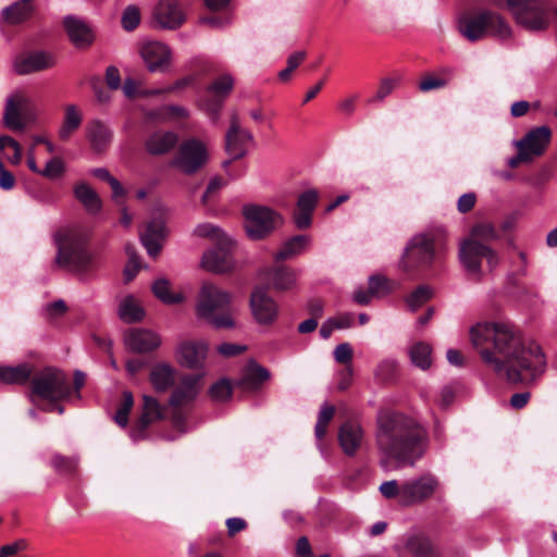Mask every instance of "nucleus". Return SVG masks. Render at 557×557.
<instances>
[{
	"mask_svg": "<svg viewBox=\"0 0 557 557\" xmlns=\"http://www.w3.org/2000/svg\"><path fill=\"white\" fill-rule=\"evenodd\" d=\"M470 337L485 367L508 383H532L546 370L541 346L508 322L478 323Z\"/></svg>",
	"mask_w": 557,
	"mask_h": 557,
	"instance_id": "1",
	"label": "nucleus"
},
{
	"mask_svg": "<svg viewBox=\"0 0 557 557\" xmlns=\"http://www.w3.org/2000/svg\"><path fill=\"white\" fill-rule=\"evenodd\" d=\"M376 447L382 462L396 461L398 466H413L428 447V432L414 419L398 412L377 416Z\"/></svg>",
	"mask_w": 557,
	"mask_h": 557,
	"instance_id": "2",
	"label": "nucleus"
},
{
	"mask_svg": "<svg viewBox=\"0 0 557 557\" xmlns=\"http://www.w3.org/2000/svg\"><path fill=\"white\" fill-rule=\"evenodd\" d=\"M232 299L228 290L205 282L198 294L196 313L215 329H232L235 325Z\"/></svg>",
	"mask_w": 557,
	"mask_h": 557,
	"instance_id": "3",
	"label": "nucleus"
},
{
	"mask_svg": "<svg viewBox=\"0 0 557 557\" xmlns=\"http://www.w3.org/2000/svg\"><path fill=\"white\" fill-rule=\"evenodd\" d=\"M57 246L55 263L81 277L96 269L94 256L87 251L84 238L73 232H58L54 237Z\"/></svg>",
	"mask_w": 557,
	"mask_h": 557,
	"instance_id": "4",
	"label": "nucleus"
},
{
	"mask_svg": "<svg viewBox=\"0 0 557 557\" xmlns=\"http://www.w3.org/2000/svg\"><path fill=\"white\" fill-rule=\"evenodd\" d=\"M460 34L471 42L487 36L507 39L511 36L509 24L498 13L481 11L476 14L466 15L459 20Z\"/></svg>",
	"mask_w": 557,
	"mask_h": 557,
	"instance_id": "5",
	"label": "nucleus"
},
{
	"mask_svg": "<svg viewBox=\"0 0 557 557\" xmlns=\"http://www.w3.org/2000/svg\"><path fill=\"white\" fill-rule=\"evenodd\" d=\"M516 23L530 32H542L549 26V0H506Z\"/></svg>",
	"mask_w": 557,
	"mask_h": 557,
	"instance_id": "6",
	"label": "nucleus"
},
{
	"mask_svg": "<svg viewBox=\"0 0 557 557\" xmlns=\"http://www.w3.org/2000/svg\"><path fill=\"white\" fill-rule=\"evenodd\" d=\"M201 375L188 374L180 380L169 398V406L172 409L171 420L176 430L181 433L188 431L186 420L188 411L186 409L198 396L200 392Z\"/></svg>",
	"mask_w": 557,
	"mask_h": 557,
	"instance_id": "7",
	"label": "nucleus"
},
{
	"mask_svg": "<svg viewBox=\"0 0 557 557\" xmlns=\"http://www.w3.org/2000/svg\"><path fill=\"white\" fill-rule=\"evenodd\" d=\"M244 227L249 238L259 240L284 224V218L270 207L247 203L243 207Z\"/></svg>",
	"mask_w": 557,
	"mask_h": 557,
	"instance_id": "8",
	"label": "nucleus"
},
{
	"mask_svg": "<svg viewBox=\"0 0 557 557\" xmlns=\"http://www.w3.org/2000/svg\"><path fill=\"white\" fill-rule=\"evenodd\" d=\"M32 392L42 399L58 401L67 398L71 393L66 374L54 368H46L32 379Z\"/></svg>",
	"mask_w": 557,
	"mask_h": 557,
	"instance_id": "9",
	"label": "nucleus"
},
{
	"mask_svg": "<svg viewBox=\"0 0 557 557\" xmlns=\"http://www.w3.org/2000/svg\"><path fill=\"white\" fill-rule=\"evenodd\" d=\"M435 256L434 243L425 234L413 236L407 244L398 261V269L407 274L428 268Z\"/></svg>",
	"mask_w": 557,
	"mask_h": 557,
	"instance_id": "10",
	"label": "nucleus"
},
{
	"mask_svg": "<svg viewBox=\"0 0 557 557\" xmlns=\"http://www.w3.org/2000/svg\"><path fill=\"white\" fill-rule=\"evenodd\" d=\"M209 160V149L205 141L198 138H187L181 143L172 165L186 175L200 171Z\"/></svg>",
	"mask_w": 557,
	"mask_h": 557,
	"instance_id": "11",
	"label": "nucleus"
},
{
	"mask_svg": "<svg viewBox=\"0 0 557 557\" xmlns=\"http://www.w3.org/2000/svg\"><path fill=\"white\" fill-rule=\"evenodd\" d=\"M3 124L14 132H22L27 124L36 121V112L32 100L22 92H14L5 99Z\"/></svg>",
	"mask_w": 557,
	"mask_h": 557,
	"instance_id": "12",
	"label": "nucleus"
},
{
	"mask_svg": "<svg viewBox=\"0 0 557 557\" xmlns=\"http://www.w3.org/2000/svg\"><path fill=\"white\" fill-rule=\"evenodd\" d=\"M459 258L467 271L475 274L478 280L481 278V259H486L491 270L499 264V256L492 247L469 238L460 244Z\"/></svg>",
	"mask_w": 557,
	"mask_h": 557,
	"instance_id": "13",
	"label": "nucleus"
},
{
	"mask_svg": "<svg viewBox=\"0 0 557 557\" xmlns=\"http://www.w3.org/2000/svg\"><path fill=\"white\" fill-rule=\"evenodd\" d=\"M438 487V481L431 474H423L403 481L401 506L411 507L430 499Z\"/></svg>",
	"mask_w": 557,
	"mask_h": 557,
	"instance_id": "14",
	"label": "nucleus"
},
{
	"mask_svg": "<svg viewBox=\"0 0 557 557\" xmlns=\"http://www.w3.org/2000/svg\"><path fill=\"white\" fill-rule=\"evenodd\" d=\"M251 133L240 126L239 116L234 112L231 116L230 128L225 136V148L231 160L223 162V168H227L232 160L243 158L248 150V145L252 143Z\"/></svg>",
	"mask_w": 557,
	"mask_h": 557,
	"instance_id": "15",
	"label": "nucleus"
},
{
	"mask_svg": "<svg viewBox=\"0 0 557 557\" xmlns=\"http://www.w3.org/2000/svg\"><path fill=\"white\" fill-rule=\"evenodd\" d=\"M249 307L255 321L260 325H271L278 317L280 308L277 302L262 287H257L252 290Z\"/></svg>",
	"mask_w": 557,
	"mask_h": 557,
	"instance_id": "16",
	"label": "nucleus"
},
{
	"mask_svg": "<svg viewBox=\"0 0 557 557\" xmlns=\"http://www.w3.org/2000/svg\"><path fill=\"white\" fill-rule=\"evenodd\" d=\"M139 53L147 70L151 73H163L171 66L172 51L163 42L147 41L141 45Z\"/></svg>",
	"mask_w": 557,
	"mask_h": 557,
	"instance_id": "17",
	"label": "nucleus"
},
{
	"mask_svg": "<svg viewBox=\"0 0 557 557\" xmlns=\"http://www.w3.org/2000/svg\"><path fill=\"white\" fill-rule=\"evenodd\" d=\"M207 354L208 345L203 341H182L175 349V358L178 364L193 370L203 367Z\"/></svg>",
	"mask_w": 557,
	"mask_h": 557,
	"instance_id": "18",
	"label": "nucleus"
},
{
	"mask_svg": "<svg viewBox=\"0 0 557 557\" xmlns=\"http://www.w3.org/2000/svg\"><path fill=\"white\" fill-rule=\"evenodd\" d=\"M152 17L159 27L165 29H176L185 22V14L177 0H159Z\"/></svg>",
	"mask_w": 557,
	"mask_h": 557,
	"instance_id": "19",
	"label": "nucleus"
},
{
	"mask_svg": "<svg viewBox=\"0 0 557 557\" xmlns=\"http://www.w3.org/2000/svg\"><path fill=\"white\" fill-rule=\"evenodd\" d=\"M55 64L51 53L46 51H33L20 54L13 62V69L18 75H28L52 67Z\"/></svg>",
	"mask_w": 557,
	"mask_h": 557,
	"instance_id": "20",
	"label": "nucleus"
},
{
	"mask_svg": "<svg viewBox=\"0 0 557 557\" xmlns=\"http://www.w3.org/2000/svg\"><path fill=\"white\" fill-rule=\"evenodd\" d=\"M232 244H216V247L203 253L202 268L213 273H226L233 270L235 262L231 255Z\"/></svg>",
	"mask_w": 557,
	"mask_h": 557,
	"instance_id": "21",
	"label": "nucleus"
},
{
	"mask_svg": "<svg viewBox=\"0 0 557 557\" xmlns=\"http://www.w3.org/2000/svg\"><path fill=\"white\" fill-rule=\"evenodd\" d=\"M319 194L315 189H308L299 195L297 210L294 213V223L298 230H307L312 223V212L318 203Z\"/></svg>",
	"mask_w": 557,
	"mask_h": 557,
	"instance_id": "22",
	"label": "nucleus"
},
{
	"mask_svg": "<svg viewBox=\"0 0 557 557\" xmlns=\"http://www.w3.org/2000/svg\"><path fill=\"white\" fill-rule=\"evenodd\" d=\"M63 25L70 40L78 48L88 47L94 41V32L91 27L82 18L67 15L63 20Z\"/></svg>",
	"mask_w": 557,
	"mask_h": 557,
	"instance_id": "23",
	"label": "nucleus"
},
{
	"mask_svg": "<svg viewBox=\"0 0 557 557\" xmlns=\"http://www.w3.org/2000/svg\"><path fill=\"white\" fill-rule=\"evenodd\" d=\"M550 129L547 126H540L529 132L523 139L518 143V148L527 152L529 158L541 156L550 141Z\"/></svg>",
	"mask_w": 557,
	"mask_h": 557,
	"instance_id": "24",
	"label": "nucleus"
},
{
	"mask_svg": "<svg viewBox=\"0 0 557 557\" xmlns=\"http://www.w3.org/2000/svg\"><path fill=\"white\" fill-rule=\"evenodd\" d=\"M126 347L134 352H148L161 344L160 336L149 330L137 329L129 331L124 338Z\"/></svg>",
	"mask_w": 557,
	"mask_h": 557,
	"instance_id": "25",
	"label": "nucleus"
},
{
	"mask_svg": "<svg viewBox=\"0 0 557 557\" xmlns=\"http://www.w3.org/2000/svg\"><path fill=\"white\" fill-rule=\"evenodd\" d=\"M234 86L233 77L224 74L215 79L209 87L208 92L214 97L213 103L206 104V111L212 120H218L219 112L226 96L231 92Z\"/></svg>",
	"mask_w": 557,
	"mask_h": 557,
	"instance_id": "26",
	"label": "nucleus"
},
{
	"mask_svg": "<svg viewBox=\"0 0 557 557\" xmlns=\"http://www.w3.org/2000/svg\"><path fill=\"white\" fill-rule=\"evenodd\" d=\"M271 374L264 367L250 360L240 372V377L237 385L244 391L255 392L258 391L262 384L270 379Z\"/></svg>",
	"mask_w": 557,
	"mask_h": 557,
	"instance_id": "27",
	"label": "nucleus"
},
{
	"mask_svg": "<svg viewBox=\"0 0 557 557\" xmlns=\"http://www.w3.org/2000/svg\"><path fill=\"white\" fill-rule=\"evenodd\" d=\"M363 441V430L355 422H345L338 430V442L347 456H354Z\"/></svg>",
	"mask_w": 557,
	"mask_h": 557,
	"instance_id": "28",
	"label": "nucleus"
},
{
	"mask_svg": "<svg viewBox=\"0 0 557 557\" xmlns=\"http://www.w3.org/2000/svg\"><path fill=\"white\" fill-rule=\"evenodd\" d=\"M178 136L174 132L158 131L145 141L146 150L152 156H161L171 151L177 144Z\"/></svg>",
	"mask_w": 557,
	"mask_h": 557,
	"instance_id": "29",
	"label": "nucleus"
},
{
	"mask_svg": "<svg viewBox=\"0 0 557 557\" xmlns=\"http://www.w3.org/2000/svg\"><path fill=\"white\" fill-rule=\"evenodd\" d=\"M298 272L287 265H277L269 270L268 280L277 292L293 290L297 286Z\"/></svg>",
	"mask_w": 557,
	"mask_h": 557,
	"instance_id": "30",
	"label": "nucleus"
},
{
	"mask_svg": "<svg viewBox=\"0 0 557 557\" xmlns=\"http://www.w3.org/2000/svg\"><path fill=\"white\" fill-rule=\"evenodd\" d=\"M311 244L308 235H295L282 243L280 249L273 255L275 261L294 259L304 253Z\"/></svg>",
	"mask_w": 557,
	"mask_h": 557,
	"instance_id": "31",
	"label": "nucleus"
},
{
	"mask_svg": "<svg viewBox=\"0 0 557 557\" xmlns=\"http://www.w3.org/2000/svg\"><path fill=\"white\" fill-rule=\"evenodd\" d=\"M176 370L169 363L153 366L149 374V381L158 393H165L174 386Z\"/></svg>",
	"mask_w": 557,
	"mask_h": 557,
	"instance_id": "32",
	"label": "nucleus"
},
{
	"mask_svg": "<svg viewBox=\"0 0 557 557\" xmlns=\"http://www.w3.org/2000/svg\"><path fill=\"white\" fill-rule=\"evenodd\" d=\"M86 136L96 152L104 151L112 140L111 129L98 120L88 123Z\"/></svg>",
	"mask_w": 557,
	"mask_h": 557,
	"instance_id": "33",
	"label": "nucleus"
},
{
	"mask_svg": "<svg viewBox=\"0 0 557 557\" xmlns=\"http://www.w3.org/2000/svg\"><path fill=\"white\" fill-rule=\"evenodd\" d=\"M164 226L160 221L150 222L145 232L140 234V240L147 252L156 257L161 250V240L163 238Z\"/></svg>",
	"mask_w": 557,
	"mask_h": 557,
	"instance_id": "34",
	"label": "nucleus"
},
{
	"mask_svg": "<svg viewBox=\"0 0 557 557\" xmlns=\"http://www.w3.org/2000/svg\"><path fill=\"white\" fill-rule=\"evenodd\" d=\"M74 196L89 214H97L102 208V201L94 188L86 183H78L74 187Z\"/></svg>",
	"mask_w": 557,
	"mask_h": 557,
	"instance_id": "35",
	"label": "nucleus"
},
{
	"mask_svg": "<svg viewBox=\"0 0 557 557\" xmlns=\"http://www.w3.org/2000/svg\"><path fill=\"white\" fill-rule=\"evenodd\" d=\"M405 548L414 557H442L440 549L428 537L422 535L408 537Z\"/></svg>",
	"mask_w": 557,
	"mask_h": 557,
	"instance_id": "36",
	"label": "nucleus"
},
{
	"mask_svg": "<svg viewBox=\"0 0 557 557\" xmlns=\"http://www.w3.org/2000/svg\"><path fill=\"white\" fill-rule=\"evenodd\" d=\"M83 122V114L75 104H69L65 108L63 123L58 131V136L62 141H67L71 136L79 128Z\"/></svg>",
	"mask_w": 557,
	"mask_h": 557,
	"instance_id": "37",
	"label": "nucleus"
},
{
	"mask_svg": "<svg viewBox=\"0 0 557 557\" xmlns=\"http://www.w3.org/2000/svg\"><path fill=\"white\" fill-rule=\"evenodd\" d=\"M32 0H18L13 4L4 8L1 12V18L8 24H18L27 20L32 12Z\"/></svg>",
	"mask_w": 557,
	"mask_h": 557,
	"instance_id": "38",
	"label": "nucleus"
},
{
	"mask_svg": "<svg viewBox=\"0 0 557 557\" xmlns=\"http://www.w3.org/2000/svg\"><path fill=\"white\" fill-rule=\"evenodd\" d=\"M33 374V368L27 363L15 367H0V382L5 384H25Z\"/></svg>",
	"mask_w": 557,
	"mask_h": 557,
	"instance_id": "39",
	"label": "nucleus"
},
{
	"mask_svg": "<svg viewBox=\"0 0 557 557\" xmlns=\"http://www.w3.org/2000/svg\"><path fill=\"white\" fill-rule=\"evenodd\" d=\"M145 315V311L138 300L128 295L124 297L119 306V317L126 323H134L140 321Z\"/></svg>",
	"mask_w": 557,
	"mask_h": 557,
	"instance_id": "40",
	"label": "nucleus"
},
{
	"mask_svg": "<svg viewBox=\"0 0 557 557\" xmlns=\"http://www.w3.org/2000/svg\"><path fill=\"white\" fill-rule=\"evenodd\" d=\"M143 400V414L139 424L141 429H146L151 422L164 418V408L152 396L144 395Z\"/></svg>",
	"mask_w": 557,
	"mask_h": 557,
	"instance_id": "41",
	"label": "nucleus"
},
{
	"mask_svg": "<svg viewBox=\"0 0 557 557\" xmlns=\"http://www.w3.org/2000/svg\"><path fill=\"white\" fill-rule=\"evenodd\" d=\"M151 288L153 295L163 304L175 305L184 300V296L181 293L171 292L170 282L164 277L156 280Z\"/></svg>",
	"mask_w": 557,
	"mask_h": 557,
	"instance_id": "42",
	"label": "nucleus"
},
{
	"mask_svg": "<svg viewBox=\"0 0 557 557\" xmlns=\"http://www.w3.org/2000/svg\"><path fill=\"white\" fill-rule=\"evenodd\" d=\"M432 347L423 342L416 343L409 350L411 362L422 369L426 370L431 366Z\"/></svg>",
	"mask_w": 557,
	"mask_h": 557,
	"instance_id": "43",
	"label": "nucleus"
},
{
	"mask_svg": "<svg viewBox=\"0 0 557 557\" xmlns=\"http://www.w3.org/2000/svg\"><path fill=\"white\" fill-rule=\"evenodd\" d=\"M194 235L198 237H208L215 242V244H233L232 239L226 236L218 226L211 223L198 224L194 230Z\"/></svg>",
	"mask_w": 557,
	"mask_h": 557,
	"instance_id": "44",
	"label": "nucleus"
},
{
	"mask_svg": "<svg viewBox=\"0 0 557 557\" xmlns=\"http://www.w3.org/2000/svg\"><path fill=\"white\" fill-rule=\"evenodd\" d=\"M468 238L474 239L476 243L486 244L488 242L497 240L499 235L491 223L484 222L474 225Z\"/></svg>",
	"mask_w": 557,
	"mask_h": 557,
	"instance_id": "45",
	"label": "nucleus"
},
{
	"mask_svg": "<svg viewBox=\"0 0 557 557\" xmlns=\"http://www.w3.org/2000/svg\"><path fill=\"white\" fill-rule=\"evenodd\" d=\"M433 296V290L428 285L418 286L407 298L406 304L411 311L418 310Z\"/></svg>",
	"mask_w": 557,
	"mask_h": 557,
	"instance_id": "46",
	"label": "nucleus"
},
{
	"mask_svg": "<svg viewBox=\"0 0 557 557\" xmlns=\"http://www.w3.org/2000/svg\"><path fill=\"white\" fill-rule=\"evenodd\" d=\"M335 407L329 404H323L319 411L318 421L314 428L315 437L322 440L326 434L327 425L333 419Z\"/></svg>",
	"mask_w": 557,
	"mask_h": 557,
	"instance_id": "47",
	"label": "nucleus"
},
{
	"mask_svg": "<svg viewBox=\"0 0 557 557\" xmlns=\"http://www.w3.org/2000/svg\"><path fill=\"white\" fill-rule=\"evenodd\" d=\"M134 399L131 392L123 393V401L117 408L114 414V421L122 428H125L128 423V414L133 408Z\"/></svg>",
	"mask_w": 557,
	"mask_h": 557,
	"instance_id": "48",
	"label": "nucleus"
},
{
	"mask_svg": "<svg viewBox=\"0 0 557 557\" xmlns=\"http://www.w3.org/2000/svg\"><path fill=\"white\" fill-rule=\"evenodd\" d=\"M209 394L215 401H225L232 395V384L228 380L221 379L210 387Z\"/></svg>",
	"mask_w": 557,
	"mask_h": 557,
	"instance_id": "49",
	"label": "nucleus"
},
{
	"mask_svg": "<svg viewBox=\"0 0 557 557\" xmlns=\"http://www.w3.org/2000/svg\"><path fill=\"white\" fill-rule=\"evenodd\" d=\"M398 364L393 359H386L379 363L375 376L381 382H388L396 376Z\"/></svg>",
	"mask_w": 557,
	"mask_h": 557,
	"instance_id": "50",
	"label": "nucleus"
},
{
	"mask_svg": "<svg viewBox=\"0 0 557 557\" xmlns=\"http://www.w3.org/2000/svg\"><path fill=\"white\" fill-rule=\"evenodd\" d=\"M398 83V78L386 77L383 78L380 83V86L375 92V95L369 99V103H375L383 101L387 96H389L395 89Z\"/></svg>",
	"mask_w": 557,
	"mask_h": 557,
	"instance_id": "51",
	"label": "nucleus"
},
{
	"mask_svg": "<svg viewBox=\"0 0 557 557\" xmlns=\"http://www.w3.org/2000/svg\"><path fill=\"white\" fill-rule=\"evenodd\" d=\"M140 22V12L137 7H127L122 14L121 23L125 30H134Z\"/></svg>",
	"mask_w": 557,
	"mask_h": 557,
	"instance_id": "52",
	"label": "nucleus"
},
{
	"mask_svg": "<svg viewBox=\"0 0 557 557\" xmlns=\"http://www.w3.org/2000/svg\"><path fill=\"white\" fill-rule=\"evenodd\" d=\"M401 488L403 482L399 484L396 480L383 482L379 490L381 494L387 499L396 498L398 504L401 506Z\"/></svg>",
	"mask_w": 557,
	"mask_h": 557,
	"instance_id": "53",
	"label": "nucleus"
},
{
	"mask_svg": "<svg viewBox=\"0 0 557 557\" xmlns=\"http://www.w3.org/2000/svg\"><path fill=\"white\" fill-rule=\"evenodd\" d=\"M64 172V163L63 161L55 157L50 159L47 163L44 170H40L39 174L50 178L54 180L59 176H61Z\"/></svg>",
	"mask_w": 557,
	"mask_h": 557,
	"instance_id": "54",
	"label": "nucleus"
},
{
	"mask_svg": "<svg viewBox=\"0 0 557 557\" xmlns=\"http://www.w3.org/2000/svg\"><path fill=\"white\" fill-rule=\"evenodd\" d=\"M369 292L373 297L386 295L389 290L388 280L384 276L372 275L369 277Z\"/></svg>",
	"mask_w": 557,
	"mask_h": 557,
	"instance_id": "55",
	"label": "nucleus"
},
{
	"mask_svg": "<svg viewBox=\"0 0 557 557\" xmlns=\"http://www.w3.org/2000/svg\"><path fill=\"white\" fill-rule=\"evenodd\" d=\"M51 465L58 472L67 474L75 471L77 462L73 458L55 455L51 459Z\"/></svg>",
	"mask_w": 557,
	"mask_h": 557,
	"instance_id": "56",
	"label": "nucleus"
},
{
	"mask_svg": "<svg viewBox=\"0 0 557 557\" xmlns=\"http://www.w3.org/2000/svg\"><path fill=\"white\" fill-rule=\"evenodd\" d=\"M334 359L338 363L350 366L352 359V348L348 343H342L334 349Z\"/></svg>",
	"mask_w": 557,
	"mask_h": 557,
	"instance_id": "57",
	"label": "nucleus"
},
{
	"mask_svg": "<svg viewBox=\"0 0 557 557\" xmlns=\"http://www.w3.org/2000/svg\"><path fill=\"white\" fill-rule=\"evenodd\" d=\"M162 114L169 120H185L189 116V112L182 106H166L162 108Z\"/></svg>",
	"mask_w": 557,
	"mask_h": 557,
	"instance_id": "58",
	"label": "nucleus"
},
{
	"mask_svg": "<svg viewBox=\"0 0 557 557\" xmlns=\"http://www.w3.org/2000/svg\"><path fill=\"white\" fill-rule=\"evenodd\" d=\"M27 548V542L24 539H18L13 543L5 544L0 548V557H11L16 555L18 552H23Z\"/></svg>",
	"mask_w": 557,
	"mask_h": 557,
	"instance_id": "59",
	"label": "nucleus"
},
{
	"mask_svg": "<svg viewBox=\"0 0 557 557\" xmlns=\"http://www.w3.org/2000/svg\"><path fill=\"white\" fill-rule=\"evenodd\" d=\"M447 82L440 77L426 76L419 83V89L423 92L445 87Z\"/></svg>",
	"mask_w": 557,
	"mask_h": 557,
	"instance_id": "60",
	"label": "nucleus"
},
{
	"mask_svg": "<svg viewBox=\"0 0 557 557\" xmlns=\"http://www.w3.org/2000/svg\"><path fill=\"white\" fill-rule=\"evenodd\" d=\"M246 350V346L232 344V343H223L218 346V352L224 357H232L240 355Z\"/></svg>",
	"mask_w": 557,
	"mask_h": 557,
	"instance_id": "61",
	"label": "nucleus"
},
{
	"mask_svg": "<svg viewBox=\"0 0 557 557\" xmlns=\"http://www.w3.org/2000/svg\"><path fill=\"white\" fill-rule=\"evenodd\" d=\"M106 82L110 89L116 90L121 87V76L117 67L111 65L106 71Z\"/></svg>",
	"mask_w": 557,
	"mask_h": 557,
	"instance_id": "62",
	"label": "nucleus"
},
{
	"mask_svg": "<svg viewBox=\"0 0 557 557\" xmlns=\"http://www.w3.org/2000/svg\"><path fill=\"white\" fill-rule=\"evenodd\" d=\"M227 533L234 536L236 533L247 528V522L243 518L234 517L226 520Z\"/></svg>",
	"mask_w": 557,
	"mask_h": 557,
	"instance_id": "63",
	"label": "nucleus"
},
{
	"mask_svg": "<svg viewBox=\"0 0 557 557\" xmlns=\"http://www.w3.org/2000/svg\"><path fill=\"white\" fill-rule=\"evenodd\" d=\"M475 203V195L473 193H467L460 196L457 207L462 213L469 212Z\"/></svg>",
	"mask_w": 557,
	"mask_h": 557,
	"instance_id": "64",
	"label": "nucleus"
}]
</instances>
